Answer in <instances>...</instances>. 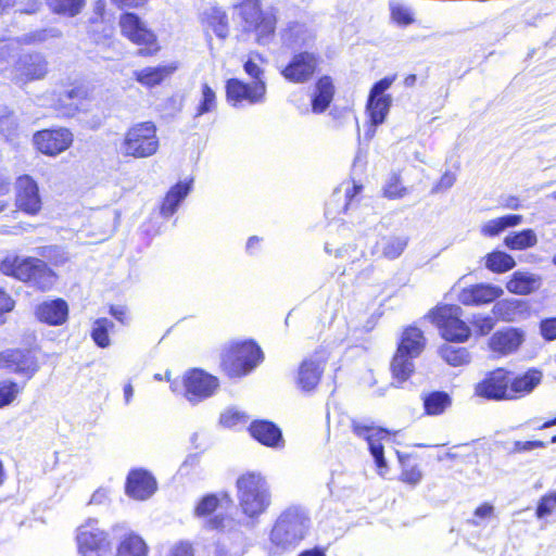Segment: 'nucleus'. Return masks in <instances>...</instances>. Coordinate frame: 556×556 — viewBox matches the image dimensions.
I'll list each match as a JSON object with an SVG mask.
<instances>
[{
  "label": "nucleus",
  "mask_w": 556,
  "mask_h": 556,
  "mask_svg": "<svg viewBox=\"0 0 556 556\" xmlns=\"http://www.w3.org/2000/svg\"><path fill=\"white\" fill-rule=\"evenodd\" d=\"M425 344L426 339L420 329L410 326L403 331L397 351L391 362L392 376L399 384L406 381L413 374L415 369L413 359L422 352Z\"/></svg>",
  "instance_id": "1"
},
{
  "label": "nucleus",
  "mask_w": 556,
  "mask_h": 556,
  "mask_svg": "<svg viewBox=\"0 0 556 556\" xmlns=\"http://www.w3.org/2000/svg\"><path fill=\"white\" fill-rule=\"evenodd\" d=\"M239 503L243 513L254 518L263 513L269 504L268 486L258 473H245L237 480Z\"/></svg>",
  "instance_id": "2"
},
{
  "label": "nucleus",
  "mask_w": 556,
  "mask_h": 556,
  "mask_svg": "<svg viewBox=\"0 0 556 556\" xmlns=\"http://www.w3.org/2000/svg\"><path fill=\"white\" fill-rule=\"evenodd\" d=\"M263 359V352L253 341L231 343L223 353L222 367L229 377H241Z\"/></svg>",
  "instance_id": "3"
},
{
  "label": "nucleus",
  "mask_w": 556,
  "mask_h": 556,
  "mask_svg": "<svg viewBox=\"0 0 556 556\" xmlns=\"http://www.w3.org/2000/svg\"><path fill=\"white\" fill-rule=\"evenodd\" d=\"M159 139L156 127L152 122L138 123L125 134L121 151L125 156L136 159L149 157L156 153Z\"/></svg>",
  "instance_id": "4"
},
{
  "label": "nucleus",
  "mask_w": 556,
  "mask_h": 556,
  "mask_svg": "<svg viewBox=\"0 0 556 556\" xmlns=\"http://www.w3.org/2000/svg\"><path fill=\"white\" fill-rule=\"evenodd\" d=\"M462 308L456 305L437 307L430 317L447 341L465 342L470 337V328L460 319Z\"/></svg>",
  "instance_id": "5"
},
{
  "label": "nucleus",
  "mask_w": 556,
  "mask_h": 556,
  "mask_svg": "<svg viewBox=\"0 0 556 556\" xmlns=\"http://www.w3.org/2000/svg\"><path fill=\"white\" fill-rule=\"evenodd\" d=\"M396 75L387 76L371 87L367 100L366 110L370 117L371 126L376 127L382 124L390 111L392 97L386 91L392 86Z\"/></svg>",
  "instance_id": "6"
},
{
  "label": "nucleus",
  "mask_w": 556,
  "mask_h": 556,
  "mask_svg": "<svg viewBox=\"0 0 556 556\" xmlns=\"http://www.w3.org/2000/svg\"><path fill=\"white\" fill-rule=\"evenodd\" d=\"M76 541L81 556H108L111 552L108 534L91 523H83L77 528Z\"/></svg>",
  "instance_id": "7"
},
{
  "label": "nucleus",
  "mask_w": 556,
  "mask_h": 556,
  "mask_svg": "<svg viewBox=\"0 0 556 556\" xmlns=\"http://www.w3.org/2000/svg\"><path fill=\"white\" fill-rule=\"evenodd\" d=\"M217 388L218 379L201 369H192L184 377V395L192 404L212 396Z\"/></svg>",
  "instance_id": "8"
},
{
  "label": "nucleus",
  "mask_w": 556,
  "mask_h": 556,
  "mask_svg": "<svg viewBox=\"0 0 556 556\" xmlns=\"http://www.w3.org/2000/svg\"><path fill=\"white\" fill-rule=\"evenodd\" d=\"M328 356L325 349H318L313 355L302 361L296 376V384L301 390L309 392L317 387Z\"/></svg>",
  "instance_id": "9"
},
{
  "label": "nucleus",
  "mask_w": 556,
  "mask_h": 556,
  "mask_svg": "<svg viewBox=\"0 0 556 556\" xmlns=\"http://www.w3.org/2000/svg\"><path fill=\"white\" fill-rule=\"evenodd\" d=\"M510 376L504 368L488 372L482 381L476 384L475 393L488 400H509Z\"/></svg>",
  "instance_id": "10"
},
{
  "label": "nucleus",
  "mask_w": 556,
  "mask_h": 556,
  "mask_svg": "<svg viewBox=\"0 0 556 556\" xmlns=\"http://www.w3.org/2000/svg\"><path fill=\"white\" fill-rule=\"evenodd\" d=\"M318 63V54L309 51H301L291 58L288 65L281 71V75L288 81L304 84L313 77Z\"/></svg>",
  "instance_id": "11"
},
{
  "label": "nucleus",
  "mask_w": 556,
  "mask_h": 556,
  "mask_svg": "<svg viewBox=\"0 0 556 556\" xmlns=\"http://www.w3.org/2000/svg\"><path fill=\"white\" fill-rule=\"evenodd\" d=\"M227 100L233 105L243 101L249 104L261 103L265 100L266 85L263 80L245 84L239 79L231 78L226 84Z\"/></svg>",
  "instance_id": "12"
},
{
  "label": "nucleus",
  "mask_w": 556,
  "mask_h": 556,
  "mask_svg": "<svg viewBox=\"0 0 556 556\" xmlns=\"http://www.w3.org/2000/svg\"><path fill=\"white\" fill-rule=\"evenodd\" d=\"M0 367L31 378L39 369L36 356L29 350L8 349L0 353Z\"/></svg>",
  "instance_id": "13"
},
{
  "label": "nucleus",
  "mask_w": 556,
  "mask_h": 556,
  "mask_svg": "<svg viewBox=\"0 0 556 556\" xmlns=\"http://www.w3.org/2000/svg\"><path fill=\"white\" fill-rule=\"evenodd\" d=\"M233 508L231 496L220 491L204 495L194 506L193 514L195 518L205 519L217 513L214 521H224L225 518L230 517L228 510Z\"/></svg>",
  "instance_id": "14"
},
{
  "label": "nucleus",
  "mask_w": 556,
  "mask_h": 556,
  "mask_svg": "<svg viewBox=\"0 0 556 556\" xmlns=\"http://www.w3.org/2000/svg\"><path fill=\"white\" fill-rule=\"evenodd\" d=\"M523 341L525 332L522 330L505 327L490 337L488 346L495 357H504L517 352Z\"/></svg>",
  "instance_id": "15"
},
{
  "label": "nucleus",
  "mask_w": 556,
  "mask_h": 556,
  "mask_svg": "<svg viewBox=\"0 0 556 556\" xmlns=\"http://www.w3.org/2000/svg\"><path fill=\"white\" fill-rule=\"evenodd\" d=\"M37 149L49 155L65 151L73 142V135L66 128L46 129L34 136Z\"/></svg>",
  "instance_id": "16"
},
{
  "label": "nucleus",
  "mask_w": 556,
  "mask_h": 556,
  "mask_svg": "<svg viewBox=\"0 0 556 556\" xmlns=\"http://www.w3.org/2000/svg\"><path fill=\"white\" fill-rule=\"evenodd\" d=\"M16 206L23 212L35 215L41 208V198L37 182L24 175L16 180Z\"/></svg>",
  "instance_id": "17"
},
{
  "label": "nucleus",
  "mask_w": 556,
  "mask_h": 556,
  "mask_svg": "<svg viewBox=\"0 0 556 556\" xmlns=\"http://www.w3.org/2000/svg\"><path fill=\"white\" fill-rule=\"evenodd\" d=\"M157 490L155 478L144 469L131 470L126 480V494L137 501L150 498Z\"/></svg>",
  "instance_id": "18"
},
{
  "label": "nucleus",
  "mask_w": 556,
  "mask_h": 556,
  "mask_svg": "<svg viewBox=\"0 0 556 556\" xmlns=\"http://www.w3.org/2000/svg\"><path fill=\"white\" fill-rule=\"evenodd\" d=\"M281 45L288 49H306L314 46L316 35L307 25L289 22L279 33Z\"/></svg>",
  "instance_id": "19"
},
{
  "label": "nucleus",
  "mask_w": 556,
  "mask_h": 556,
  "mask_svg": "<svg viewBox=\"0 0 556 556\" xmlns=\"http://www.w3.org/2000/svg\"><path fill=\"white\" fill-rule=\"evenodd\" d=\"M504 290L500 286L492 283H477L464 288L458 293V301L467 306H479L490 304L500 299Z\"/></svg>",
  "instance_id": "20"
},
{
  "label": "nucleus",
  "mask_w": 556,
  "mask_h": 556,
  "mask_svg": "<svg viewBox=\"0 0 556 556\" xmlns=\"http://www.w3.org/2000/svg\"><path fill=\"white\" fill-rule=\"evenodd\" d=\"M353 431L356 435L364 438L367 441L369 451L375 458L377 466L379 468H386L387 463L383 455V445L381 444V440L388 437V431L359 421H353Z\"/></svg>",
  "instance_id": "21"
},
{
  "label": "nucleus",
  "mask_w": 556,
  "mask_h": 556,
  "mask_svg": "<svg viewBox=\"0 0 556 556\" xmlns=\"http://www.w3.org/2000/svg\"><path fill=\"white\" fill-rule=\"evenodd\" d=\"M304 536L305 533L292 523H274L269 539L275 553L281 554L299 545Z\"/></svg>",
  "instance_id": "22"
},
{
  "label": "nucleus",
  "mask_w": 556,
  "mask_h": 556,
  "mask_svg": "<svg viewBox=\"0 0 556 556\" xmlns=\"http://www.w3.org/2000/svg\"><path fill=\"white\" fill-rule=\"evenodd\" d=\"M122 34L137 45H152L155 42L154 34L146 27L134 13H125L119 18Z\"/></svg>",
  "instance_id": "23"
},
{
  "label": "nucleus",
  "mask_w": 556,
  "mask_h": 556,
  "mask_svg": "<svg viewBox=\"0 0 556 556\" xmlns=\"http://www.w3.org/2000/svg\"><path fill=\"white\" fill-rule=\"evenodd\" d=\"M37 318L51 326L63 325L68 316L67 303L62 299L46 301L36 307Z\"/></svg>",
  "instance_id": "24"
},
{
  "label": "nucleus",
  "mask_w": 556,
  "mask_h": 556,
  "mask_svg": "<svg viewBox=\"0 0 556 556\" xmlns=\"http://www.w3.org/2000/svg\"><path fill=\"white\" fill-rule=\"evenodd\" d=\"M202 24L206 31H212L220 39H225L229 34L228 15L220 7L205 9L202 13Z\"/></svg>",
  "instance_id": "25"
},
{
  "label": "nucleus",
  "mask_w": 556,
  "mask_h": 556,
  "mask_svg": "<svg viewBox=\"0 0 556 556\" xmlns=\"http://www.w3.org/2000/svg\"><path fill=\"white\" fill-rule=\"evenodd\" d=\"M87 98V90L84 87H73L59 92L54 102V109L62 116H73L79 109L83 100Z\"/></svg>",
  "instance_id": "26"
},
{
  "label": "nucleus",
  "mask_w": 556,
  "mask_h": 556,
  "mask_svg": "<svg viewBox=\"0 0 556 556\" xmlns=\"http://www.w3.org/2000/svg\"><path fill=\"white\" fill-rule=\"evenodd\" d=\"M178 68L177 63L172 62L154 67H144L134 72L135 79L144 87H155L172 76Z\"/></svg>",
  "instance_id": "27"
},
{
  "label": "nucleus",
  "mask_w": 556,
  "mask_h": 556,
  "mask_svg": "<svg viewBox=\"0 0 556 556\" xmlns=\"http://www.w3.org/2000/svg\"><path fill=\"white\" fill-rule=\"evenodd\" d=\"M542 372L529 369L522 375L510 378L509 400H516L531 393L542 381Z\"/></svg>",
  "instance_id": "28"
},
{
  "label": "nucleus",
  "mask_w": 556,
  "mask_h": 556,
  "mask_svg": "<svg viewBox=\"0 0 556 556\" xmlns=\"http://www.w3.org/2000/svg\"><path fill=\"white\" fill-rule=\"evenodd\" d=\"M277 21V10L270 8L266 10V14L245 30L255 35V40L258 45L265 46L268 45L275 36Z\"/></svg>",
  "instance_id": "29"
},
{
  "label": "nucleus",
  "mask_w": 556,
  "mask_h": 556,
  "mask_svg": "<svg viewBox=\"0 0 556 556\" xmlns=\"http://www.w3.org/2000/svg\"><path fill=\"white\" fill-rule=\"evenodd\" d=\"M251 435L260 443L271 446L280 447L283 445V439L280 429L270 421L256 420L250 426Z\"/></svg>",
  "instance_id": "30"
},
{
  "label": "nucleus",
  "mask_w": 556,
  "mask_h": 556,
  "mask_svg": "<svg viewBox=\"0 0 556 556\" xmlns=\"http://www.w3.org/2000/svg\"><path fill=\"white\" fill-rule=\"evenodd\" d=\"M36 261L37 258L33 257L22 258L16 255H9L1 262L0 270L3 275L28 282Z\"/></svg>",
  "instance_id": "31"
},
{
  "label": "nucleus",
  "mask_w": 556,
  "mask_h": 556,
  "mask_svg": "<svg viewBox=\"0 0 556 556\" xmlns=\"http://www.w3.org/2000/svg\"><path fill=\"white\" fill-rule=\"evenodd\" d=\"M334 94V86L329 76H323L316 83L314 96L312 99V109L314 113H323L329 106Z\"/></svg>",
  "instance_id": "32"
},
{
  "label": "nucleus",
  "mask_w": 556,
  "mask_h": 556,
  "mask_svg": "<svg viewBox=\"0 0 556 556\" xmlns=\"http://www.w3.org/2000/svg\"><path fill=\"white\" fill-rule=\"evenodd\" d=\"M115 556H149V546L139 534L129 532L119 541Z\"/></svg>",
  "instance_id": "33"
},
{
  "label": "nucleus",
  "mask_w": 556,
  "mask_h": 556,
  "mask_svg": "<svg viewBox=\"0 0 556 556\" xmlns=\"http://www.w3.org/2000/svg\"><path fill=\"white\" fill-rule=\"evenodd\" d=\"M233 9L243 22V27L247 29L253 23L257 22L266 11L262 10L261 0H236Z\"/></svg>",
  "instance_id": "34"
},
{
  "label": "nucleus",
  "mask_w": 556,
  "mask_h": 556,
  "mask_svg": "<svg viewBox=\"0 0 556 556\" xmlns=\"http://www.w3.org/2000/svg\"><path fill=\"white\" fill-rule=\"evenodd\" d=\"M54 282V273L43 261L37 258L27 283L38 290L47 291L52 288Z\"/></svg>",
  "instance_id": "35"
},
{
  "label": "nucleus",
  "mask_w": 556,
  "mask_h": 556,
  "mask_svg": "<svg viewBox=\"0 0 556 556\" xmlns=\"http://www.w3.org/2000/svg\"><path fill=\"white\" fill-rule=\"evenodd\" d=\"M54 282V273L43 261L37 258L27 283L38 290L47 291L52 288Z\"/></svg>",
  "instance_id": "36"
},
{
  "label": "nucleus",
  "mask_w": 556,
  "mask_h": 556,
  "mask_svg": "<svg viewBox=\"0 0 556 556\" xmlns=\"http://www.w3.org/2000/svg\"><path fill=\"white\" fill-rule=\"evenodd\" d=\"M540 286L536 276L523 271H515L506 285L509 292L515 294H529Z\"/></svg>",
  "instance_id": "37"
},
{
  "label": "nucleus",
  "mask_w": 556,
  "mask_h": 556,
  "mask_svg": "<svg viewBox=\"0 0 556 556\" xmlns=\"http://www.w3.org/2000/svg\"><path fill=\"white\" fill-rule=\"evenodd\" d=\"M190 191L189 182H178L167 192L161 206V214L165 217L172 216L178 208L180 202Z\"/></svg>",
  "instance_id": "38"
},
{
  "label": "nucleus",
  "mask_w": 556,
  "mask_h": 556,
  "mask_svg": "<svg viewBox=\"0 0 556 556\" xmlns=\"http://www.w3.org/2000/svg\"><path fill=\"white\" fill-rule=\"evenodd\" d=\"M422 400L426 414L431 416L443 414L452 404L450 395L442 391L428 393Z\"/></svg>",
  "instance_id": "39"
},
{
  "label": "nucleus",
  "mask_w": 556,
  "mask_h": 556,
  "mask_svg": "<svg viewBox=\"0 0 556 556\" xmlns=\"http://www.w3.org/2000/svg\"><path fill=\"white\" fill-rule=\"evenodd\" d=\"M408 238L404 236L383 237L378 242L382 256L389 260L397 258L406 249Z\"/></svg>",
  "instance_id": "40"
},
{
  "label": "nucleus",
  "mask_w": 556,
  "mask_h": 556,
  "mask_svg": "<svg viewBox=\"0 0 556 556\" xmlns=\"http://www.w3.org/2000/svg\"><path fill=\"white\" fill-rule=\"evenodd\" d=\"M522 222L521 215H506L500 218L491 219L482 225L481 233L485 237H494L505 230L507 227L517 226Z\"/></svg>",
  "instance_id": "41"
},
{
  "label": "nucleus",
  "mask_w": 556,
  "mask_h": 556,
  "mask_svg": "<svg viewBox=\"0 0 556 556\" xmlns=\"http://www.w3.org/2000/svg\"><path fill=\"white\" fill-rule=\"evenodd\" d=\"M485 267L493 273H506L515 267L516 262L503 251H493L485 255Z\"/></svg>",
  "instance_id": "42"
},
{
  "label": "nucleus",
  "mask_w": 556,
  "mask_h": 556,
  "mask_svg": "<svg viewBox=\"0 0 556 556\" xmlns=\"http://www.w3.org/2000/svg\"><path fill=\"white\" fill-rule=\"evenodd\" d=\"M505 244L511 250H523L536 244L538 238L532 229L513 232L505 238Z\"/></svg>",
  "instance_id": "43"
},
{
  "label": "nucleus",
  "mask_w": 556,
  "mask_h": 556,
  "mask_svg": "<svg viewBox=\"0 0 556 556\" xmlns=\"http://www.w3.org/2000/svg\"><path fill=\"white\" fill-rule=\"evenodd\" d=\"M441 357L452 366H463L470 362V353L466 348L444 344L440 349Z\"/></svg>",
  "instance_id": "44"
},
{
  "label": "nucleus",
  "mask_w": 556,
  "mask_h": 556,
  "mask_svg": "<svg viewBox=\"0 0 556 556\" xmlns=\"http://www.w3.org/2000/svg\"><path fill=\"white\" fill-rule=\"evenodd\" d=\"M114 323L108 318H98L93 321L91 338L100 348H108L111 344L109 331L113 329Z\"/></svg>",
  "instance_id": "45"
},
{
  "label": "nucleus",
  "mask_w": 556,
  "mask_h": 556,
  "mask_svg": "<svg viewBox=\"0 0 556 556\" xmlns=\"http://www.w3.org/2000/svg\"><path fill=\"white\" fill-rule=\"evenodd\" d=\"M48 3L54 12L68 16L77 15L84 7V0H48Z\"/></svg>",
  "instance_id": "46"
},
{
  "label": "nucleus",
  "mask_w": 556,
  "mask_h": 556,
  "mask_svg": "<svg viewBox=\"0 0 556 556\" xmlns=\"http://www.w3.org/2000/svg\"><path fill=\"white\" fill-rule=\"evenodd\" d=\"M391 16L400 25H409L414 22L412 10L399 1L390 2Z\"/></svg>",
  "instance_id": "47"
},
{
  "label": "nucleus",
  "mask_w": 556,
  "mask_h": 556,
  "mask_svg": "<svg viewBox=\"0 0 556 556\" xmlns=\"http://www.w3.org/2000/svg\"><path fill=\"white\" fill-rule=\"evenodd\" d=\"M21 392L17 383L11 380L0 381V409L12 404Z\"/></svg>",
  "instance_id": "48"
},
{
  "label": "nucleus",
  "mask_w": 556,
  "mask_h": 556,
  "mask_svg": "<svg viewBox=\"0 0 556 556\" xmlns=\"http://www.w3.org/2000/svg\"><path fill=\"white\" fill-rule=\"evenodd\" d=\"M216 109V94L213 89L204 84L202 86V99L197 108L195 116H201Z\"/></svg>",
  "instance_id": "49"
},
{
  "label": "nucleus",
  "mask_w": 556,
  "mask_h": 556,
  "mask_svg": "<svg viewBox=\"0 0 556 556\" xmlns=\"http://www.w3.org/2000/svg\"><path fill=\"white\" fill-rule=\"evenodd\" d=\"M407 189L401 185L400 176L392 174L386 186L383 187V194L389 199H400L406 195Z\"/></svg>",
  "instance_id": "50"
},
{
  "label": "nucleus",
  "mask_w": 556,
  "mask_h": 556,
  "mask_svg": "<svg viewBox=\"0 0 556 556\" xmlns=\"http://www.w3.org/2000/svg\"><path fill=\"white\" fill-rule=\"evenodd\" d=\"M556 513V492L542 496L536 507L538 518H544Z\"/></svg>",
  "instance_id": "51"
},
{
  "label": "nucleus",
  "mask_w": 556,
  "mask_h": 556,
  "mask_svg": "<svg viewBox=\"0 0 556 556\" xmlns=\"http://www.w3.org/2000/svg\"><path fill=\"white\" fill-rule=\"evenodd\" d=\"M307 519H309V516L304 507L291 505L280 515L278 521H304Z\"/></svg>",
  "instance_id": "52"
},
{
  "label": "nucleus",
  "mask_w": 556,
  "mask_h": 556,
  "mask_svg": "<svg viewBox=\"0 0 556 556\" xmlns=\"http://www.w3.org/2000/svg\"><path fill=\"white\" fill-rule=\"evenodd\" d=\"M471 325L480 334H488L494 328V319L491 316L473 315Z\"/></svg>",
  "instance_id": "53"
},
{
  "label": "nucleus",
  "mask_w": 556,
  "mask_h": 556,
  "mask_svg": "<svg viewBox=\"0 0 556 556\" xmlns=\"http://www.w3.org/2000/svg\"><path fill=\"white\" fill-rule=\"evenodd\" d=\"M168 556H195V551L191 542L179 541L170 547Z\"/></svg>",
  "instance_id": "54"
},
{
  "label": "nucleus",
  "mask_w": 556,
  "mask_h": 556,
  "mask_svg": "<svg viewBox=\"0 0 556 556\" xmlns=\"http://www.w3.org/2000/svg\"><path fill=\"white\" fill-rule=\"evenodd\" d=\"M540 331L545 340H556V317L542 319L540 323Z\"/></svg>",
  "instance_id": "55"
},
{
  "label": "nucleus",
  "mask_w": 556,
  "mask_h": 556,
  "mask_svg": "<svg viewBox=\"0 0 556 556\" xmlns=\"http://www.w3.org/2000/svg\"><path fill=\"white\" fill-rule=\"evenodd\" d=\"M546 443L543 441H515L513 444L511 453L530 452L535 448H544Z\"/></svg>",
  "instance_id": "56"
},
{
  "label": "nucleus",
  "mask_w": 556,
  "mask_h": 556,
  "mask_svg": "<svg viewBox=\"0 0 556 556\" xmlns=\"http://www.w3.org/2000/svg\"><path fill=\"white\" fill-rule=\"evenodd\" d=\"M421 477V471L417 466H406L401 475L402 481L412 485L418 484Z\"/></svg>",
  "instance_id": "57"
},
{
  "label": "nucleus",
  "mask_w": 556,
  "mask_h": 556,
  "mask_svg": "<svg viewBox=\"0 0 556 556\" xmlns=\"http://www.w3.org/2000/svg\"><path fill=\"white\" fill-rule=\"evenodd\" d=\"M111 491L108 488H99L93 492L89 505L105 506L110 502Z\"/></svg>",
  "instance_id": "58"
},
{
  "label": "nucleus",
  "mask_w": 556,
  "mask_h": 556,
  "mask_svg": "<svg viewBox=\"0 0 556 556\" xmlns=\"http://www.w3.org/2000/svg\"><path fill=\"white\" fill-rule=\"evenodd\" d=\"M244 419V415L238 410L228 409L220 416V422L226 427H233Z\"/></svg>",
  "instance_id": "59"
},
{
  "label": "nucleus",
  "mask_w": 556,
  "mask_h": 556,
  "mask_svg": "<svg viewBox=\"0 0 556 556\" xmlns=\"http://www.w3.org/2000/svg\"><path fill=\"white\" fill-rule=\"evenodd\" d=\"M456 181V175L451 173V172H445L440 180L438 181V184L434 186L433 188V192H440V191H445V190H448L450 188L453 187V185L455 184Z\"/></svg>",
  "instance_id": "60"
},
{
  "label": "nucleus",
  "mask_w": 556,
  "mask_h": 556,
  "mask_svg": "<svg viewBox=\"0 0 556 556\" xmlns=\"http://www.w3.org/2000/svg\"><path fill=\"white\" fill-rule=\"evenodd\" d=\"M14 307L13 299L0 290V325L4 323V314L11 312Z\"/></svg>",
  "instance_id": "61"
},
{
  "label": "nucleus",
  "mask_w": 556,
  "mask_h": 556,
  "mask_svg": "<svg viewBox=\"0 0 556 556\" xmlns=\"http://www.w3.org/2000/svg\"><path fill=\"white\" fill-rule=\"evenodd\" d=\"M244 71L248 75L256 79L255 81L262 80L261 76L263 74V70L260 67V65L254 61L253 58H250L244 63Z\"/></svg>",
  "instance_id": "62"
},
{
  "label": "nucleus",
  "mask_w": 556,
  "mask_h": 556,
  "mask_svg": "<svg viewBox=\"0 0 556 556\" xmlns=\"http://www.w3.org/2000/svg\"><path fill=\"white\" fill-rule=\"evenodd\" d=\"M475 516L479 519H494L497 518V516L494 513V507L489 504L484 503L475 510Z\"/></svg>",
  "instance_id": "63"
},
{
  "label": "nucleus",
  "mask_w": 556,
  "mask_h": 556,
  "mask_svg": "<svg viewBox=\"0 0 556 556\" xmlns=\"http://www.w3.org/2000/svg\"><path fill=\"white\" fill-rule=\"evenodd\" d=\"M298 556H326V549L321 547H313L301 552Z\"/></svg>",
  "instance_id": "64"
}]
</instances>
